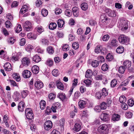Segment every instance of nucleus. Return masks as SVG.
Masks as SVG:
<instances>
[{
  "instance_id": "obj_33",
  "label": "nucleus",
  "mask_w": 134,
  "mask_h": 134,
  "mask_svg": "<svg viewBox=\"0 0 134 134\" xmlns=\"http://www.w3.org/2000/svg\"><path fill=\"white\" fill-rule=\"evenodd\" d=\"M12 76L13 78L15 79L16 81H19L20 80V76L18 74L14 73L13 74Z\"/></svg>"
},
{
  "instance_id": "obj_32",
  "label": "nucleus",
  "mask_w": 134,
  "mask_h": 134,
  "mask_svg": "<svg viewBox=\"0 0 134 134\" xmlns=\"http://www.w3.org/2000/svg\"><path fill=\"white\" fill-rule=\"evenodd\" d=\"M126 97L124 96H121L119 98V101L122 104L125 103L126 102Z\"/></svg>"
},
{
  "instance_id": "obj_50",
  "label": "nucleus",
  "mask_w": 134,
  "mask_h": 134,
  "mask_svg": "<svg viewBox=\"0 0 134 134\" xmlns=\"http://www.w3.org/2000/svg\"><path fill=\"white\" fill-rule=\"evenodd\" d=\"M126 68L124 66H120L119 69V73L123 74L124 73Z\"/></svg>"
},
{
  "instance_id": "obj_47",
  "label": "nucleus",
  "mask_w": 134,
  "mask_h": 134,
  "mask_svg": "<svg viewBox=\"0 0 134 134\" xmlns=\"http://www.w3.org/2000/svg\"><path fill=\"white\" fill-rule=\"evenodd\" d=\"M113 56L111 54L109 53L107 54L106 58L109 61H111L113 59Z\"/></svg>"
},
{
  "instance_id": "obj_8",
  "label": "nucleus",
  "mask_w": 134,
  "mask_h": 134,
  "mask_svg": "<svg viewBox=\"0 0 134 134\" xmlns=\"http://www.w3.org/2000/svg\"><path fill=\"white\" fill-rule=\"evenodd\" d=\"M109 115L107 113H102L100 115V118L101 120L105 122L108 121L109 120Z\"/></svg>"
},
{
  "instance_id": "obj_63",
  "label": "nucleus",
  "mask_w": 134,
  "mask_h": 134,
  "mask_svg": "<svg viewBox=\"0 0 134 134\" xmlns=\"http://www.w3.org/2000/svg\"><path fill=\"white\" fill-rule=\"evenodd\" d=\"M80 90L81 92L82 93H83L85 92L86 90L85 86H81L80 87Z\"/></svg>"
},
{
  "instance_id": "obj_54",
  "label": "nucleus",
  "mask_w": 134,
  "mask_h": 134,
  "mask_svg": "<svg viewBox=\"0 0 134 134\" xmlns=\"http://www.w3.org/2000/svg\"><path fill=\"white\" fill-rule=\"evenodd\" d=\"M127 104L130 106H132L134 104V101L132 99H130L128 100Z\"/></svg>"
},
{
  "instance_id": "obj_40",
  "label": "nucleus",
  "mask_w": 134,
  "mask_h": 134,
  "mask_svg": "<svg viewBox=\"0 0 134 134\" xmlns=\"http://www.w3.org/2000/svg\"><path fill=\"white\" fill-rule=\"evenodd\" d=\"M96 78V80H102L105 79V77L102 75H97Z\"/></svg>"
},
{
  "instance_id": "obj_24",
  "label": "nucleus",
  "mask_w": 134,
  "mask_h": 134,
  "mask_svg": "<svg viewBox=\"0 0 134 134\" xmlns=\"http://www.w3.org/2000/svg\"><path fill=\"white\" fill-rule=\"evenodd\" d=\"M99 61L96 60H94L92 61L91 65L93 67H96L99 65Z\"/></svg>"
},
{
  "instance_id": "obj_7",
  "label": "nucleus",
  "mask_w": 134,
  "mask_h": 134,
  "mask_svg": "<svg viewBox=\"0 0 134 134\" xmlns=\"http://www.w3.org/2000/svg\"><path fill=\"white\" fill-rule=\"evenodd\" d=\"M23 26L25 30L27 31H30L32 27L31 23L28 21H27L23 24Z\"/></svg>"
},
{
  "instance_id": "obj_43",
  "label": "nucleus",
  "mask_w": 134,
  "mask_h": 134,
  "mask_svg": "<svg viewBox=\"0 0 134 134\" xmlns=\"http://www.w3.org/2000/svg\"><path fill=\"white\" fill-rule=\"evenodd\" d=\"M53 61L51 59L49 58L48 59L45 63L48 66H51L53 64Z\"/></svg>"
},
{
  "instance_id": "obj_5",
  "label": "nucleus",
  "mask_w": 134,
  "mask_h": 134,
  "mask_svg": "<svg viewBox=\"0 0 134 134\" xmlns=\"http://www.w3.org/2000/svg\"><path fill=\"white\" fill-rule=\"evenodd\" d=\"M52 123L51 121L48 120L46 121L44 124V128L47 131H49L52 127Z\"/></svg>"
},
{
  "instance_id": "obj_64",
  "label": "nucleus",
  "mask_w": 134,
  "mask_h": 134,
  "mask_svg": "<svg viewBox=\"0 0 134 134\" xmlns=\"http://www.w3.org/2000/svg\"><path fill=\"white\" fill-rule=\"evenodd\" d=\"M54 107L55 108L57 109H59L60 107V105L59 103L56 102L53 105Z\"/></svg>"
},
{
  "instance_id": "obj_2",
  "label": "nucleus",
  "mask_w": 134,
  "mask_h": 134,
  "mask_svg": "<svg viewBox=\"0 0 134 134\" xmlns=\"http://www.w3.org/2000/svg\"><path fill=\"white\" fill-rule=\"evenodd\" d=\"M118 39L119 42L121 44H127L129 42V38L124 35H121L119 36Z\"/></svg>"
},
{
  "instance_id": "obj_26",
  "label": "nucleus",
  "mask_w": 134,
  "mask_h": 134,
  "mask_svg": "<svg viewBox=\"0 0 134 134\" xmlns=\"http://www.w3.org/2000/svg\"><path fill=\"white\" fill-rule=\"evenodd\" d=\"M40 108L42 110H43L46 107V102L43 100H41L40 103Z\"/></svg>"
},
{
  "instance_id": "obj_57",
  "label": "nucleus",
  "mask_w": 134,
  "mask_h": 134,
  "mask_svg": "<svg viewBox=\"0 0 134 134\" xmlns=\"http://www.w3.org/2000/svg\"><path fill=\"white\" fill-rule=\"evenodd\" d=\"M32 46L31 45H27L26 48V50L28 52H30L32 51Z\"/></svg>"
},
{
  "instance_id": "obj_15",
  "label": "nucleus",
  "mask_w": 134,
  "mask_h": 134,
  "mask_svg": "<svg viewBox=\"0 0 134 134\" xmlns=\"http://www.w3.org/2000/svg\"><path fill=\"white\" fill-rule=\"evenodd\" d=\"M32 70L33 73L37 74L38 73L39 71V67L37 65H34L32 67Z\"/></svg>"
},
{
  "instance_id": "obj_4",
  "label": "nucleus",
  "mask_w": 134,
  "mask_h": 134,
  "mask_svg": "<svg viewBox=\"0 0 134 134\" xmlns=\"http://www.w3.org/2000/svg\"><path fill=\"white\" fill-rule=\"evenodd\" d=\"M25 115L26 118L29 120H32L34 118V115L31 108L26 109L25 110Z\"/></svg>"
},
{
  "instance_id": "obj_60",
  "label": "nucleus",
  "mask_w": 134,
  "mask_h": 134,
  "mask_svg": "<svg viewBox=\"0 0 134 134\" xmlns=\"http://www.w3.org/2000/svg\"><path fill=\"white\" fill-rule=\"evenodd\" d=\"M41 42L43 44L48 45V41L45 39H43L41 40Z\"/></svg>"
},
{
  "instance_id": "obj_52",
  "label": "nucleus",
  "mask_w": 134,
  "mask_h": 134,
  "mask_svg": "<svg viewBox=\"0 0 134 134\" xmlns=\"http://www.w3.org/2000/svg\"><path fill=\"white\" fill-rule=\"evenodd\" d=\"M108 65L106 64H104L101 67V69L103 71H105L108 70Z\"/></svg>"
},
{
  "instance_id": "obj_45",
  "label": "nucleus",
  "mask_w": 134,
  "mask_h": 134,
  "mask_svg": "<svg viewBox=\"0 0 134 134\" xmlns=\"http://www.w3.org/2000/svg\"><path fill=\"white\" fill-rule=\"evenodd\" d=\"M18 54H19V53H18L17 54H16L14 55H13V54L11 59L13 61H16L18 60L19 59Z\"/></svg>"
},
{
  "instance_id": "obj_37",
  "label": "nucleus",
  "mask_w": 134,
  "mask_h": 134,
  "mask_svg": "<svg viewBox=\"0 0 134 134\" xmlns=\"http://www.w3.org/2000/svg\"><path fill=\"white\" fill-rule=\"evenodd\" d=\"M41 60L40 57L37 55H36L33 58V60L36 62L38 63Z\"/></svg>"
},
{
  "instance_id": "obj_1",
  "label": "nucleus",
  "mask_w": 134,
  "mask_h": 134,
  "mask_svg": "<svg viewBox=\"0 0 134 134\" xmlns=\"http://www.w3.org/2000/svg\"><path fill=\"white\" fill-rule=\"evenodd\" d=\"M98 131L100 134H107L109 132V128L107 125L102 124L99 127Z\"/></svg>"
},
{
  "instance_id": "obj_9",
  "label": "nucleus",
  "mask_w": 134,
  "mask_h": 134,
  "mask_svg": "<svg viewBox=\"0 0 134 134\" xmlns=\"http://www.w3.org/2000/svg\"><path fill=\"white\" fill-rule=\"evenodd\" d=\"M21 62L22 65L26 67L28 66L30 64V60L28 58L25 57L22 60Z\"/></svg>"
},
{
  "instance_id": "obj_25",
  "label": "nucleus",
  "mask_w": 134,
  "mask_h": 134,
  "mask_svg": "<svg viewBox=\"0 0 134 134\" xmlns=\"http://www.w3.org/2000/svg\"><path fill=\"white\" fill-rule=\"evenodd\" d=\"M124 48L121 46L118 47L116 49V52L118 53H122L124 51Z\"/></svg>"
},
{
  "instance_id": "obj_58",
  "label": "nucleus",
  "mask_w": 134,
  "mask_h": 134,
  "mask_svg": "<svg viewBox=\"0 0 134 134\" xmlns=\"http://www.w3.org/2000/svg\"><path fill=\"white\" fill-rule=\"evenodd\" d=\"M94 109L96 112H100L102 110L101 108L100 105L96 106L95 107Z\"/></svg>"
},
{
  "instance_id": "obj_20",
  "label": "nucleus",
  "mask_w": 134,
  "mask_h": 134,
  "mask_svg": "<svg viewBox=\"0 0 134 134\" xmlns=\"http://www.w3.org/2000/svg\"><path fill=\"white\" fill-rule=\"evenodd\" d=\"M131 62L128 60L125 61L123 63V65L126 68H129L131 66Z\"/></svg>"
},
{
  "instance_id": "obj_41",
  "label": "nucleus",
  "mask_w": 134,
  "mask_h": 134,
  "mask_svg": "<svg viewBox=\"0 0 134 134\" xmlns=\"http://www.w3.org/2000/svg\"><path fill=\"white\" fill-rule=\"evenodd\" d=\"M48 10L45 9H43L41 10L42 15L44 17L46 16L48 14Z\"/></svg>"
},
{
  "instance_id": "obj_12",
  "label": "nucleus",
  "mask_w": 134,
  "mask_h": 134,
  "mask_svg": "<svg viewBox=\"0 0 134 134\" xmlns=\"http://www.w3.org/2000/svg\"><path fill=\"white\" fill-rule=\"evenodd\" d=\"M29 6L28 5H24L21 8L20 11V13L22 14H23L26 12L29 9Z\"/></svg>"
},
{
  "instance_id": "obj_18",
  "label": "nucleus",
  "mask_w": 134,
  "mask_h": 134,
  "mask_svg": "<svg viewBox=\"0 0 134 134\" xmlns=\"http://www.w3.org/2000/svg\"><path fill=\"white\" fill-rule=\"evenodd\" d=\"M120 118V116L118 114H114L113 115L112 118V120L114 121H119Z\"/></svg>"
},
{
  "instance_id": "obj_6",
  "label": "nucleus",
  "mask_w": 134,
  "mask_h": 134,
  "mask_svg": "<svg viewBox=\"0 0 134 134\" xmlns=\"http://www.w3.org/2000/svg\"><path fill=\"white\" fill-rule=\"evenodd\" d=\"M104 10L109 16L115 17L116 16V13L114 10H112L110 9L106 8H105Z\"/></svg>"
},
{
  "instance_id": "obj_11",
  "label": "nucleus",
  "mask_w": 134,
  "mask_h": 134,
  "mask_svg": "<svg viewBox=\"0 0 134 134\" xmlns=\"http://www.w3.org/2000/svg\"><path fill=\"white\" fill-rule=\"evenodd\" d=\"M118 41L115 39H113L111 42L108 43L109 46L111 47H116L118 46Z\"/></svg>"
},
{
  "instance_id": "obj_23",
  "label": "nucleus",
  "mask_w": 134,
  "mask_h": 134,
  "mask_svg": "<svg viewBox=\"0 0 134 134\" xmlns=\"http://www.w3.org/2000/svg\"><path fill=\"white\" fill-rule=\"evenodd\" d=\"M47 52L50 54H52L54 52V49L51 46H49L47 47Z\"/></svg>"
},
{
  "instance_id": "obj_22",
  "label": "nucleus",
  "mask_w": 134,
  "mask_h": 134,
  "mask_svg": "<svg viewBox=\"0 0 134 134\" xmlns=\"http://www.w3.org/2000/svg\"><path fill=\"white\" fill-rule=\"evenodd\" d=\"M56 85L58 89L63 90L64 89V85L63 84L60 82L58 81L56 82Z\"/></svg>"
},
{
  "instance_id": "obj_16",
  "label": "nucleus",
  "mask_w": 134,
  "mask_h": 134,
  "mask_svg": "<svg viewBox=\"0 0 134 134\" xmlns=\"http://www.w3.org/2000/svg\"><path fill=\"white\" fill-rule=\"evenodd\" d=\"M86 102L83 100H80L79 102V107L81 108H84L86 106Z\"/></svg>"
},
{
  "instance_id": "obj_30",
  "label": "nucleus",
  "mask_w": 134,
  "mask_h": 134,
  "mask_svg": "<svg viewBox=\"0 0 134 134\" xmlns=\"http://www.w3.org/2000/svg\"><path fill=\"white\" fill-rule=\"evenodd\" d=\"M57 24L59 27H62L64 24V21L63 20L59 19L58 20Z\"/></svg>"
},
{
  "instance_id": "obj_62",
  "label": "nucleus",
  "mask_w": 134,
  "mask_h": 134,
  "mask_svg": "<svg viewBox=\"0 0 134 134\" xmlns=\"http://www.w3.org/2000/svg\"><path fill=\"white\" fill-rule=\"evenodd\" d=\"M87 86H89L91 84V81L87 79L84 81L83 82Z\"/></svg>"
},
{
  "instance_id": "obj_17",
  "label": "nucleus",
  "mask_w": 134,
  "mask_h": 134,
  "mask_svg": "<svg viewBox=\"0 0 134 134\" xmlns=\"http://www.w3.org/2000/svg\"><path fill=\"white\" fill-rule=\"evenodd\" d=\"M5 70L7 71H9L11 70L12 66L11 64L9 63H6L4 65Z\"/></svg>"
},
{
  "instance_id": "obj_21",
  "label": "nucleus",
  "mask_w": 134,
  "mask_h": 134,
  "mask_svg": "<svg viewBox=\"0 0 134 134\" xmlns=\"http://www.w3.org/2000/svg\"><path fill=\"white\" fill-rule=\"evenodd\" d=\"M72 12L73 15L75 16H77L79 15L78 8L76 7H73L72 9Z\"/></svg>"
},
{
  "instance_id": "obj_31",
  "label": "nucleus",
  "mask_w": 134,
  "mask_h": 134,
  "mask_svg": "<svg viewBox=\"0 0 134 134\" xmlns=\"http://www.w3.org/2000/svg\"><path fill=\"white\" fill-rule=\"evenodd\" d=\"M36 29L37 32L40 34H41L44 31V28L41 26H38L36 27Z\"/></svg>"
},
{
  "instance_id": "obj_55",
  "label": "nucleus",
  "mask_w": 134,
  "mask_h": 134,
  "mask_svg": "<svg viewBox=\"0 0 134 134\" xmlns=\"http://www.w3.org/2000/svg\"><path fill=\"white\" fill-rule=\"evenodd\" d=\"M27 91H23L21 92L22 97L23 98H25L28 94Z\"/></svg>"
},
{
  "instance_id": "obj_10",
  "label": "nucleus",
  "mask_w": 134,
  "mask_h": 134,
  "mask_svg": "<svg viewBox=\"0 0 134 134\" xmlns=\"http://www.w3.org/2000/svg\"><path fill=\"white\" fill-rule=\"evenodd\" d=\"M25 106V103L23 102H20L18 106V109L19 111L20 112H23L24 110Z\"/></svg>"
},
{
  "instance_id": "obj_51",
  "label": "nucleus",
  "mask_w": 134,
  "mask_h": 134,
  "mask_svg": "<svg viewBox=\"0 0 134 134\" xmlns=\"http://www.w3.org/2000/svg\"><path fill=\"white\" fill-rule=\"evenodd\" d=\"M96 97L98 99H100L102 97L101 92L100 91L97 92L95 94Z\"/></svg>"
},
{
  "instance_id": "obj_28",
  "label": "nucleus",
  "mask_w": 134,
  "mask_h": 134,
  "mask_svg": "<svg viewBox=\"0 0 134 134\" xmlns=\"http://www.w3.org/2000/svg\"><path fill=\"white\" fill-rule=\"evenodd\" d=\"M57 26V24L55 23H52L50 24L49 26V28L51 30L55 29Z\"/></svg>"
},
{
  "instance_id": "obj_36",
  "label": "nucleus",
  "mask_w": 134,
  "mask_h": 134,
  "mask_svg": "<svg viewBox=\"0 0 134 134\" xmlns=\"http://www.w3.org/2000/svg\"><path fill=\"white\" fill-rule=\"evenodd\" d=\"M100 92L102 97L107 96L108 94V91L105 88H103Z\"/></svg>"
},
{
  "instance_id": "obj_56",
  "label": "nucleus",
  "mask_w": 134,
  "mask_h": 134,
  "mask_svg": "<svg viewBox=\"0 0 134 134\" xmlns=\"http://www.w3.org/2000/svg\"><path fill=\"white\" fill-rule=\"evenodd\" d=\"M107 103H105V102H103L100 104V107L101 108L102 110H104L105 109L107 108Z\"/></svg>"
},
{
  "instance_id": "obj_59",
  "label": "nucleus",
  "mask_w": 134,
  "mask_h": 134,
  "mask_svg": "<svg viewBox=\"0 0 134 134\" xmlns=\"http://www.w3.org/2000/svg\"><path fill=\"white\" fill-rule=\"evenodd\" d=\"M69 49V46L67 44H65L63 47L62 50L65 51H67Z\"/></svg>"
},
{
  "instance_id": "obj_53",
  "label": "nucleus",
  "mask_w": 134,
  "mask_h": 134,
  "mask_svg": "<svg viewBox=\"0 0 134 134\" xmlns=\"http://www.w3.org/2000/svg\"><path fill=\"white\" fill-rule=\"evenodd\" d=\"M110 38L109 36L108 35H106L102 37V40L103 41H107Z\"/></svg>"
},
{
  "instance_id": "obj_13",
  "label": "nucleus",
  "mask_w": 134,
  "mask_h": 134,
  "mask_svg": "<svg viewBox=\"0 0 134 134\" xmlns=\"http://www.w3.org/2000/svg\"><path fill=\"white\" fill-rule=\"evenodd\" d=\"M22 75L24 78H28L30 77L31 75V73L29 70H25L23 71Z\"/></svg>"
},
{
  "instance_id": "obj_39",
  "label": "nucleus",
  "mask_w": 134,
  "mask_h": 134,
  "mask_svg": "<svg viewBox=\"0 0 134 134\" xmlns=\"http://www.w3.org/2000/svg\"><path fill=\"white\" fill-rule=\"evenodd\" d=\"M100 19L102 23H104L108 20V18L107 16L105 14L102 15L100 16Z\"/></svg>"
},
{
  "instance_id": "obj_19",
  "label": "nucleus",
  "mask_w": 134,
  "mask_h": 134,
  "mask_svg": "<svg viewBox=\"0 0 134 134\" xmlns=\"http://www.w3.org/2000/svg\"><path fill=\"white\" fill-rule=\"evenodd\" d=\"M81 127L80 124L79 123H76L74 125L73 130L76 132H77L80 130Z\"/></svg>"
},
{
  "instance_id": "obj_27",
  "label": "nucleus",
  "mask_w": 134,
  "mask_h": 134,
  "mask_svg": "<svg viewBox=\"0 0 134 134\" xmlns=\"http://www.w3.org/2000/svg\"><path fill=\"white\" fill-rule=\"evenodd\" d=\"M14 97L16 101L18 100L20 97L19 93L17 91H15L14 93Z\"/></svg>"
},
{
  "instance_id": "obj_44",
  "label": "nucleus",
  "mask_w": 134,
  "mask_h": 134,
  "mask_svg": "<svg viewBox=\"0 0 134 134\" xmlns=\"http://www.w3.org/2000/svg\"><path fill=\"white\" fill-rule=\"evenodd\" d=\"M59 98L62 100H64L66 98V96L64 93H60L59 94Z\"/></svg>"
},
{
  "instance_id": "obj_61",
  "label": "nucleus",
  "mask_w": 134,
  "mask_h": 134,
  "mask_svg": "<svg viewBox=\"0 0 134 134\" xmlns=\"http://www.w3.org/2000/svg\"><path fill=\"white\" fill-rule=\"evenodd\" d=\"M55 95L53 93H50L49 94L48 98L50 99H53L55 97Z\"/></svg>"
},
{
  "instance_id": "obj_29",
  "label": "nucleus",
  "mask_w": 134,
  "mask_h": 134,
  "mask_svg": "<svg viewBox=\"0 0 134 134\" xmlns=\"http://www.w3.org/2000/svg\"><path fill=\"white\" fill-rule=\"evenodd\" d=\"M92 75V70L90 69L88 70L86 72L85 77L87 78L90 77Z\"/></svg>"
},
{
  "instance_id": "obj_42",
  "label": "nucleus",
  "mask_w": 134,
  "mask_h": 134,
  "mask_svg": "<svg viewBox=\"0 0 134 134\" xmlns=\"http://www.w3.org/2000/svg\"><path fill=\"white\" fill-rule=\"evenodd\" d=\"M117 81L115 79L113 80L111 82L110 85L111 87H114L117 84Z\"/></svg>"
},
{
  "instance_id": "obj_38",
  "label": "nucleus",
  "mask_w": 134,
  "mask_h": 134,
  "mask_svg": "<svg viewBox=\"0 0 134 134\" xmlns=\"http://www.w3.org/2000/svg\"><path fill=\"white\" fill-rule=\"evenodd\" d=\"M102 49V46H97L95 49V52L97 53H101V49Z\"/></svg>"
},
{
  "instance_id": "obj_3",
  "label": "nucleus",
  "mask_w": 134,
  "mask_h": 134,
  "mask_svg": "<svg viewBox=\"0 0 134 134\" xmlns=\"http://www.w3.org/2000/svg\"><path fill=\"white\" fill-rule=\"evenodd\" d=\"M119 25L122 31H126L128 28V22L127 20L123 19H120Z\"/></svg>"
},
{
  "instance_id": "obj_34",
  "label": "nucleus",
  "mask_w": 134,
  "mask_h": 134,
  "mask_svg": "<svg viewBox=\"0 0 134 134\" xmlns=\"http://www.w3.org/2000/svg\"><path fill=\"white\" fill-rule=\"evenodd\" d=\"M81 7L83 10H86L88 9V5L86 3H83L81 4Z\"/></svg>"
},
{
  "instance_id": "obj_49",
  "label": "nucleus",
  "mask_w": 134,
  "mask_h": 134,
  "mask_svg": "<svg viewBox=\"0 0 134 134\" xmlns=\"http://www.w3.org/2000/svg\"><path fill=\"white\" fill-rule=\"evenodd\" d=\"M53 75L55 77H56L59 75L58 71L57 69H54L52 72Z\"/></svg>"
},
{
  "instance_id": "obj_48",
  "label": "nucleus",
  "mask_w": 134,
  "mask_h": 134,
  "mask_svg": "<svg viewBox=\"0 0 134 134\" xmlns=\"http://www.w3.org/2000/svg\"><path fill=\"white\" fill-rule=\"evenodd\" d=\"M125 115L126 118L130 119L132 117V113L130 112L127 111Z\"/></svg>"
},
{
  "instance_id": "obj_14",
  "label": "nucleus",
  "mask_w": 134,
  "mask_h": 134,
  "mask_svg": "<svg viewBox=\"0 0 134 134\" xmlns=\"http://www.w3.org/2000/svg\"><path fill=\"white\" fill-rule=\"evenodd\" d=\"M35 86L37 88L40 89L43 87V84L42 82L37 81L35 82Z\"/></svg>"
},
{
  "instance_id": "obj_35",
  "label": "nucleus",
  "mask_w": 134,
  "mask_h": 134,
  "mask_svg": "<svg viewBox=\"0 0 134 134\" xmlns=\"http://www.w3.org/2000/svg\"><path fill=\"white\" fill-rule=\"evenodd\" d=\"M27 36L28 38L29 39H35L36 38V35L31 33H28L27 35Z\"/></svg>"
},
{
  "instance_id": "obj_46",
  "label": "nucleus",
  "mask_w": 134,
  "mask_h": 134,
  "mask_svg": "<svg viewBox=\"0 0 134 134\" xmlns=\"http://www.w3.org/2000/svg\"><path fill=\"white\" fill-rule=\"evenodd\" d=\"M72 48L75 49H77L79 47V44L77 42H75L72 44Z\"/></svg>"
}]
</instances>
